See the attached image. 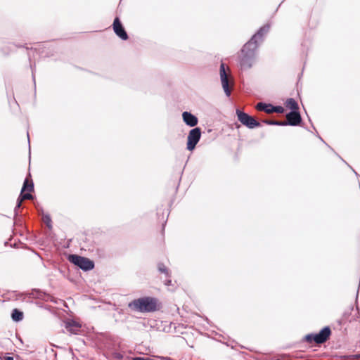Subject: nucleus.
Segmentation results:
<instances>
[{
  "label": "nucleus",
  "instance_id": "f257e3e1",
  "mask_svg": "<svg viewBox=\"0 0 360 360\" xmlns=\"http://www.w3.org/2000/svg\"><path fill=\"white\" fill-rule=\"evenodd\" d=\"M269 30V24L263 25L243 45L238 56V64L242 70H249L254 65L257 60L258 48L264 41Z\"/></svg>",
  "mask_w": 360,
  "mask_h": 360
},
{
  "label": "nucleus",
  "instance_id": "f03ea898",
  "mask_svg": "<svg viewBox=\"0 0 360 360\" xmlns=\"http://www.w3.org/2000/svg\"><path fill=\"white\" fill-rule=\"evenodd\" d=\"M161 307L158 298L150 296L135 299L128 304L131 310L141 313L155 312L159 311Z\"/></svg>",
  "mask_w": 360,
  "mask_h": 360
},
{
  "label": "nucleus",
  "instance_id": "7ed1b4c3",
  "mask_svg": "<svg viewBox=\"0 0 360 360\" xmlns=\"http://www.w3.org/2000/svg\"><path fill=\"white\" fill-rule=\"evenodd\" d=\"M331 335V330L329 326L323 327L317 333H309L304 336V340L308 342H315L317 345H321L326 342Z\"/></svg>",
  "mask_w": 360,
  "mask_h": 360
},
{
  "label": "nucleus",
  "instance_id": "20e7f679",
  "mask_svg": "<svg viewBox=\"0 0 360 360\" xmlns=\"http://www.w3.org/2000/svg\"><path fill=\"white\" fill-rule=\"evenodd\" d=\"M68 259L84 271L92 270L94 268V261L87 257L72 254L68 255Z\"/></svg>",
  "mask_w": 360,
  "mask_h": 360
},
{
  "label": "nucleus",
  "instance_id": "39448f33",
  "mask_svg": "<svg viewBox=\"0 0 360 360\" xmlns=\"http://www.w3.org/2000/svg\"><path fill=\"white\" fill-rule=\"evenodd\" d=\"M236 115L238 121L249 129H254L261 126L259 122L240 109H236Z\"/></svg>",
  "mask_w": 360,
  "mask_h": 360
},
{
  "label": "nucleus",
  "instance_id": "423d86ee",
  "mask_svg": "<svg viewBox=\"0 0 360 360\" xmlns=\"http://www.w3.org/2000/svg\"><path fill=\"white\" fill-rule=\"evenodd\" d=\"M201 129L200 127H194L188 132L187 137L186 148L189 151H193L201 138Z\"/></svg>",
  "mask_w": 360,
  "mask_h": 360
},
{
  "label": "nucleus",
  "instance_id": "0eeeda50",
  "mask_svg": "<svg viewBox=\"0 0 360 360\" xmlns=\"http://www.w3.org/2000/svg\"><path fill=\"white\" fill-rule=\"evenodd\" d=\"M220 79L222 85V88L226 96L229 97L231 95V86L229 80L228 75L225 70V65L221 63L219 69Z\"/></svg>",
  "mask_w": 360,
  "mask_h": 360
},
{
  "label": "nucleus",
  "instance_id": "6e6552de",
  "mask_svg": "<svg viewBox=\"0 0 360 360\" xmlns=\"http://www.w3.org/2000/svg\"><path fill=\"white\" fill-rule=\"evenodd\" d=\"M286 121L284 122V126H297L302 122V117L299 110H293L288 112L285 115Z\"/></svg>",
  "mask_w": 360,
  "mask_h": 360
},
{
  "label": "nucleus",
  "instance_id": "1a4fd4ad",
  "mask_svg": "<svg viewBox=\"0 0 360 360\" xmlns=\"http://www.w3.org/2000/svg\"><path fill=\"white\" fill-rule=\"evenodd\" d=\"M112 28L114 30V32L115 34L119 37L122 40H127L128 39L129 37L128 34L123 27L119 17H116L114 19L113 23H112Z\"/></svg>",
  "mask_w": 360,
  "mask_h": 360
},
{
  "label": "nucleus",
  "instance_id": "9d476101",
  "mask_svg": "<svg viewBox=\"0 0 360 360\" xmlns=\"http://www.w3.org/2000/svg\"><path fill=\"white\" fill-rule=\"evenodd\" d=\"M27 295L29 297L39 299L45 302H53L51 295L41 290L40 289H32V291L27 294Z\"/></svg>",
  "mask_w": 360,
  "mask_h": 360
},
{
  "label": "nucleus",
  "instance_id": "9b49d317",
  "mask_svg": "<svg viewBox=\"0 0 360 360\" xmlns=\"http://www.w3.org/2000/svg\"><path fill=\"white\" fill-rule=\"evenodd\" d=\"M182 118L184 123L191 127H195L198 123V117L188 111H185L182 113Z\"/></svg>",
  "mask_w": 360,
  "mask_h": 360
},
{
  "label": "nucleus",
  "instance_id": "f8f14e48",
  "mask_svg": "<svg viewBox=\"0 0 360 360\" xmlns=\"http://www.w3.org/2000/svg\"><path fill=\"white\" fill-rule=\"evenodd\" d=\"M32 198V195L29 193L20 194L17 199L16 205L14 208V217H16L18 215V209L21 207L22 200H30Z\"/></svg>",
  "mask_w": 360,
  "mask_h": 360
},
{
  "label": "nucleus",
  "instance_id": "ddd939ff",
  "mask_svg": "<svg viewBox=\"0 0 360 360\" xmlns=\"http://www.w3.org/2000/svg\"><path fill=\"white\" fill-rule=\"evenodd\" d=\"M65 327L70 333L72 334H78L81 325L74 320H70L65 323Z\"/></svg>",
  "mask_w": 360,
  "mask_h": 360
},
{
  "label": "nucleus",
  "instance_id": "4468645a",
  "mask_svg": "<svg viewBox=\"0 0 360 360\" xmlns=\"http://www.w3.org/2000/svg\"><path fill=\"white\" fill-rule=\"evenodd\" d=\"M257 109L266 113H273V105L271 103H265L262 102L258 103L257 104Z\"/></svg>",
  "mask_w": 360,
  "mask_h": 360
},
{
  "label": "nucleus",
  "instance_id": "2eb2a0df",
  "mask_svg": "<svg viewBox=\"0 0 360 360\" xmlns=\"http://www.w3.org/2000/svg\"><path fill=\"white\" fill-rule=\"evenodd\" d=\"M34 191V183L32 180L28 181L26 178L24 181L20 193H24L25 191L32 192Z\"/></svg>",
  "mask_w": 360,
  "mask_h": 360
},
{
  "label": "nucleus",
  "instance_id": "dca6fc26",
  "mask_svg": "<svg viewBox=\"0 0 360 360\" xmlns=\"http://www.w3.org/2000/svg\"><path fill=\"white\" fill-rule=\"evenodd\" d=\"M11 318L13 321H21L23 319V312L18 309H14L11 312Z\"/></svg>",
  "mask_w": 360,
  "mask_h": 360
},
{
  "label": "nucleus",
  "instance_id": "f3484780",
  "mask_svg": "<svg viewBox=\"0 0 360 360\" xmlns=\"http://www.w3.org/2000/svg\"><path fill=\"white\" fill-rule=\"evenodd\" d=\"M158 270L160 273L165 274L166 278L171 277V271L163 263L159 262L158 264Z\"/></svg>",
  "mask_w": 360,
  "mask_h": 360
},
{
  "label": "nucleus",
  "instance_id": "a211bd4d",
  "mask_svg": "<svg viewBox=\"0 0 360 360\" xmlns=\"http://www.w3.org/2000/svg\"><path fill=\"white\" fill-rule=\"evenodd\" d=\"M285 104H286V107L290 108L291 110V111L298 110V109H299L297 103L292 98H288L285 102Z\"/></svg>",
  "mask_w": 360,
  "mask_h": 360
},
{
  "label": "nucleus",
  "instance_id": "6ab92c4d",
  "mask_svg": "<svg viewBox=\"0 0 360 360\" xmlns=\"http://www.w3.org/2000/svg\"><path fill=\"white\" fill-rule=\"evenodd\" d=\"M263 122L269 125L284 126L283 121L265 120H263Z\"/></svg>",
  "mask_w": 360,
  "mask_h": 360
},
{
  "label": "nucleus",
  "instance_id": "aec40b11",
  "mask_svg": "<svg viewBox=\"0 0 360 360\" xmlns=\"http://www.w3.org/2000/svg\"><path fill=\"white\" fill-rule=\"evenodd\" d=\"M44 222L46 224V225L47 226V227L49 229H51L52 228V225H51V217L49 216V214H44Z\"/></svg>",
  "mask_w": 360,
  "mask_h": 360
},
{
  "label": "nucleus",
  "instance_id": "412c9836",
  "mask_svg": "<svg viewBox=\"0 0 360 360\" xmlns=\"http://www.w3.org/2000/svg\"><path fill=\"white\" fill-rule=\"evenodd\" d=\"M273 112L283 113L284 112V108L281 105H273Z\"/></svg>",
  "mask_w": 360,
  "mask_h": 360
},
{
  "label": "nucleus",
  "instance_id": "4be33fe9",
  "mask_svg": "<svg viewBox=\"0 0 360 360\" xmlns=\"http://www.w3.org/2000/svg\"><path fill=\"white\" fill-rule=\"evenodd\" d=\"M165 285L166 286H170V285H172V280L170 279V278H167L165 281Z\"/></svg>",
  "mask_w": 360,
  "mask_h": 360
},
{
  "label": "nucleus",
  "instance_id": "5701e85b",
  "mask_svg": "<svg viewBox=\"0 0 360 360\" xmlns=\"http://www.w3.org/2000/svg\"><path fill=\"white\" fill-rule=\"evenodd\" d=\"M30 66H31V69H32V79H33L34 82L35 83L34 70L32 65H30Z\"/></svg>",
  "mask_w": 360,
  "mask_h": 360
},
{
  "label": "nucleus",
  "instance_id": "b1692460",
  "mask_svg": "<svg viewBox=\"0 0 360 360\" xmlns=\"http://www.w3.org/2000/svg\"><path fill=\"white\" fill-rule=\"evenodd\" d=\"M348 166L351 168V169L353 171V172L355 174V175H356V176H360L358 174V173H357V172H356V171H355V170H354V169L351 166H349V165H348Z\"/></svg>",
  "mask_w": 360,
  "mask_h": 360
},
{
  "label": "nucleus",
  "instance_id": "393cba45",
  "mask_svg": "<svg viewBox=\"0 0 360 360\" xmlns=\"http://www.w3.org/2000/svg\"><path fill=\"white\" fill-rule=\"evenodd\" d=\"M5 360H13V357L8 356L5 357Z\"/></svg>",
  "mask_w": 360,
  "mask_h": 360
},
{
  "label": "nucleus",
  "instance_id": "a878e982",
  "mask_svg": "<svg viewBox=\"0 0 360 360\" xmlns=\"http://www.w3.org/2000/svg\"><path fill=\"white\" fill-rule=\"evenodd\" d=\"M352 357L354 359H359L360 357V355H359V354L353 355Z\"/></svg>",
  "mask_w": 360,
  "mask_h": 360
},
{
  "label": "nucleus",
  "instance_id": "bb28decb",
  "mask_svg": "<svg viewBox=\"0 0 360 360\" xmlns=\"http://www.w3.org/2000/svg\"><path fill=\"white\" fill-rule=\"evenodd\" d=\"M27 139H28V143H30V135L29 132H27ZM29 148H30V146L29 145Z\"/></svg>",
  "mask_w": 360,
  "mask_h": 360
},
{
  "label": "nucleus",
  "instance_id": "cd10ccee",
  "mask_svg": "<svg viewBox=\"0 0 360 360\" xmlns=\"http://www.w3.org/2000/svg\"><path fill=\"white\" fill-rule=\"evenodd\" d=\"M319 138L320 139V140H321V141H323L325 144H326V142L323 140V139H322L321 136H319Z\"/></svg>",
  "mask_w": 360,
  "mask_h": 360
},
{
  "label": "nucleus",
  "instance_id": "c85d7f7f",
  "mask_svg": "<svg viewBox=\"0 0 360 360\" xmlns=\"http://www.w3.org/2000/svg\"><path fill=\"white\" fill-rule=\"evenodd\" d=\"M16 47H24V46H21V45H15Z\"/></svg>",
  "mask_w": 360,
  "mask_h": 360
},
{
  "label": "nucleus",
  "instance_id": "c756f323",
  "mask_svg": "<svg viewBox=\"0 0 360 360\" xmlns=\"http://www.w3.org/2000/svg\"><path fill=\"white\" fill-rule=\"evenodd\" d=\"M340 159L342 160V161H344L345 162V161L344 160V159H342V157H340Z\"/></svg>",
  "mask_w": 360,
  "mask_h": 360
},
{
  "label": "nucleus",
  "instance_id": "7c9ffc66",
  "mask_svg": "<svg viewBox=\"0 0 360 360\" xmlns=\"http://www.w3.org/2000/svg\"><path fill=\"white\" fill-rule=\"evenodd\" d=\"M340 159L342 160V161H344L345 162V161L344 160V159H342V157H340Z\"/></svg>",
  "mask_w": 360,
  "mask_h": 360
},
{
  "label": "nucleus",
  "instance_id": "2f4dec72",
  "mask_svg": "<svg viewBox=\"0 0 360 360\" xmlns=\"http://www.w3.org/2000/svg\"><path fill=\"white\" fill-rule=\"evenodd\" d=\"M340 159L342 160V161H344L345 162V161L344 160V159H342V157H340Z\"/></svg>",
  "mask_w": 360,
  "mask_h": 360
},
{
  "label": "nucleus",
  "instance_id": "473e14b6",
  "mask_svg": "<svg viewBox=\"0 0 360 360\" xmlns=\"http://www.w3.org/2000/svg\"><path fill=\"white\" fill-rule=\"evenodd\" d=\"M358 294H359V290L356 292V298L358 297Z\"/></svg>",
  "mask_w": 360,
  "mask_h": 360
}]
</instances>
